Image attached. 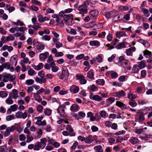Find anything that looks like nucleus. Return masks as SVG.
Wrapping results in <instances>:
<instances>
[{"label":"nucleus","instance_id":"1","mask_svg":"<svg viewBox=\"0 0 152 152\" xmlns=\"http://www.w3.org/2000/svg\"><path fill=\"white\" fill-rule=\"evenodd\" d=\"M40 142H37L35 143L34 146V151H39L40 149H43L46 146V142H47V139L45 138H42L40 140Z\"/></svg>","mask_w":152,"mask_h":152},{"label":"nucleus","instance_id":"2","mask_svg":"<svg viewBox=\"0 0 152 152\" xmlns=\"http://www.w3.org/2000/svg\"><path fill=\"white\" fill-rule=\"evenodd\" d=\"M86 3L87 2H86L85 1L83 4L79 5L78 7V10L79 11V13L80 14H82L83 16H84V14H86L88 12V6Z\"/></svg>","mask_w":152,"mask_h":152},{"label":"nucleus","instance_id":"3","mask_svg":"<svg viewBox=\"0 0 152 152\" xmlns=\"http://www.w3.org/2000/svg\"><path fill=\"white\" fill-rule=\"evenodd\" d=\"M62 68V73L59 77L61 79H63L65 78V79H67L69 75L68 69L65 66H63Z\"/></svg>","mask_w":152,"mask_h":152},{"label":"nucleus","instance_id":"4","mask_svg":"<svg viewBox=\"0 0 152 152\" xmlns=\"http://www.w3.org/2000/svg\"><path fill=\"white\" fill-rule=\"evenodd\" d=\"M15 115L16 118H18L25 119L27 116V113L26 110L23 113L21 111H18L15 113Z\"/></svg>","mask_w":152,"mask_h":152},{"label":"nucleus","instance_id":"5","mask_svg":"<svg viewBox=\"0 0 152 152\" xmlns=\"http://www.w3.org/2000/svg\"><path fill=\"white\" fill-rule=\"evenodd\" d=\"M15 77V75H12L10 74H7L4 76L3 80L4 82H7L9 80L12 81L14 80Z\"/></svg>","mask_w":152,"mask_h":152},{"label":"nucleus","instance_id":"6","mask_svg":"<svg viewBox=\"0 0 152 152\" xmlns=\"http://www.w3.org/2000/svg\"><path fill=\"white\" fill-rule=\"evenodd\" d=\"M98 14V11L96 10H91L89 13L90 18L94 20H95L97 18Z\"/></svg>","mask_w":152,"mask_h":152},{"label":"nucleus","instance_id":"7","mask_svg":"<svg viewBox=\"0 0 152 152\" xmlns=\"http://www.w3.org/2000/svg\"><path fill=\"white\" fill-rule=\"evenodd\" d=\"M76 77L77 79L79 80L80 83L81 84H85L86 83L87 80L85 79V77L83 75H77Z\"/></svg>","mask_w":152,"mask_h":152},{"label":"nucleus","instance_id":"8","mask_svg":"<svg viewBox=\"0 0 152 152\" xmlns=\"http://www.w3.org/2000/svg\"><path fill=\"white\" fill-rule=\"evenodd\" d=\"M11 148V147H7L5 145L1 146L0 147V152H10Z\"/></svg>","mask_w":152,"mask_h":152},{"label":"nucleus","instance_id":"9","mask_svg":"<svg viewBox=\"0 0 152 152\" xmlns=\"http://www.w3.org/2000/svg\"><path fill=\"white\" fill-rule=\"evenodd\" d=\"M129 63L128 61L126 60L120 64L121 66L127 70H130L131 67L129 66Z\"/></svg>","mask_w":152,"mask_h":152},{"label":"nucleus","instance_id":"10","mask_svg":"<svg viewBox=\"0 0 152 152\" xmlns=\"http://www.w3.org/2000/svg\"><path fill=\"white\" fill-rule=\"evenodd\" d=\"M136 49L134 47H132L127 49L126 51V55L128 56H132V52H134Z\"/></svg>","mask_w":152,"mask_h":152},{"label":"nucleus","instance_id":"11","mask_svg":"<svg viewBox=\"0 0 152 152\" xmlns=\"http://www.w3.org/2000/svg\"><path fill=\"white\" fill-rule=\"evenodd\" d=\"M94 139L91 135H89L87 137L85 138V142L86 143L91 144L94 141Z\"/></svg>","mask_w":152,"mask_h":152},{"label":"nucleus","instance_id":"12","mask_svg":"<svg viewBox=\"0 0 152 152\" xmlns=\"http://www.w3.org/2000/svg\"><path fill=\"white\" fill-rule=\"evenodd\" d=\"M49 56V53L48 52L42 53L39 55V59L42 61L44 60L47 58Z\"/></svg>","mask_w":152,"mask_h":152},{"label":"nucleus","instance_id":"13","mask_svg":"<svg viewBox=\"0 0 152 152\" xmlns=\"http://www.w3.org/2000/svg\"><path fill=\"white\" fill-rule=\"evenodd\" d=\"M90 98L93 100H95L97 101H100L102 100V98L98 95H94L93 94H91L89 96Z\"/></svg>","mask_w":152,"mask_h":152},{"label":"nucleus","instance_id":"14","mask_svg":"<svg viewBox=\"0 0 152 152\" xmlns=\"http://www.w3.org/2000/svg\"><path fill=\"white\" fill-rule=\"evenodd\" d=\"M58 113L60 114V115L62 117H64V115L65 113V110L63 108V107L61 106H60L57 109Z\"/></svg>","mask_w":152,"mask_h":152},{"label":"nucleus","instance_id":"15","mask_svg":"<svg viewBox=\"0 0 152 152\" xmlns=\"http://www.w3.org/2000/svg\"><path fill=\"white\" fill-rule=\"evenodd\" d=\"M80 109L78 105L76 104H73L70 107V110L72 112L78 111Z\"/></svg>","mask_w":152,"mask_h":152},{"label":"nucleus","instance_id":"16","mask_svg":"<svg viewBox=\"0 0 152 152\" xmlns=\"http://www.w3.org/2000/svg\"><path fill=\"white\" fill-rule=\"evenodd\" d=\"M85 1L86 2H87L86 3L88 4V6L90 5V7H94V5L97 4L98 3V1H92L91 0H86Z\"/></svg>","mask_w":152,"mask_h":152},{"label":"nucleus","instance_id":"17","mask_svg":"<svg viewBox=\"0 0 152 152\" xmlns=\"http://www.w3.org/2000/svg\"><path fill=\"white\" fill-rule=\"evenodd\" d=\"M140 137L142 140H146L149 138H152V135L144 134L140 136Z\"/></svg>","mask_w":152,"mask_h":152},{"label":"nucleus","instance_id":"18","mask_svg":"<svg viewBox=\"0 0 152 152\" xmlns=\"http://www.w3.org/2000/svg\"><path fill=\"white\" fill-rule=\"evenodd\" d=\"M116 105L118 106L119 107H120L122 109L124 110L126 109V106L123 103L117 101L116 102Z\"/></svg>","mask_w":152,"mask_h":152},{"label":"nucleus","instance_id":"19","mask_svg":"<svg viewBox=\"0 0 152 152\" xmlns=\"http://www.w3.org/2000/svg\"><path fill=\"white\" fill-rule=\"evenodd\" d=\"M140 8L143 12L145 16L146 17H148L149 16L150 14L148 10L144 7H140Z\"/></svg>","mask_w":152,"mask_h":152},{"label":"nucleus","instance_id":"20","mask_svg":"<svg viewBox=\"0 0 152 152\" xmlns=\"http://www.w3.org/2000/svg\"><path fill=\"white\" fill-rule=\"evenodd\" d=\"M129 142L132 144L134 145L137 143L139 140L137 137H132L129 140Z\"/></svg>","mask_w":152,"mask_h":152},{"label":"nucleus","instance_id":"21","mask_svg":"<svg viewBox=\"0 0 152 152\" xmlns=\"http://www.w3.org/2000/svg\"><path fill=\"white\" fill-rule=\"evenodd\" d=\"M116 37L119 38H120L121 37H122L127 36L126 34L124 31L117 32L116 33Z\"/></svg>","mask_w":152,"mask_h":152},{"label":"nucleus","instance_id":"22","mask_svg":"<svg viewBox=\"0 0 152 152\" xmlns=\"http://www.w3.org/2000/svg\"><path fill=\"white\" fill-rule=\"evenodd\" d=\"M114 13L115 12L113 11L108 12L106 13L105 16L107 18H110L115 15Z\"/></svg>","mask_w":152,"mask_h":152},{"label":"nucleus","instance_id":"23","mask_svg":"<svg viewBox=\"0 0 152 152\" xmlns=\"http://www.w3.org/2000/svg\"><path fill=\"white\" fill-rule=\"evenodd\" d=\"M89 44L92 46H99L100 45V42L97 40H93L90 42Z\"/></svg>","mask_w":152,"mask_h":152},{"label":"nucleus","instance_id":"24","mask_svg":"<svg viewBox=\"0 0 152 152\" xmlns=\"http://www.w3.org/2000/svg\"><path fill=\"white\" fill-rule=\"evenodd\" d=\"M43 65L42 63H39L37 65H33L32 67L35 69L39 70L43 68Z\"/></svg>","mask_w":152,"mask_h":152},{"label":"nucleus","instance_id":"25","mask_svg":"<svg viewBox=\"0 0 152 152\" xmlns=\"http://www.w3.org/2000/svg\"><path fill=\"white\" fill-rule=\"evenodd\" d=\"M45 48L44 46L41 44H39L36 48V50L38 52H41Z\"/></svg>","mask_w":152,"mask_h":152},{"label":"nucleus","instance_id":"26","mask_svg":"<svg viewBox=\"0 0 152 152\" xmlns=\"http://www.w3.org/2000/svg\"><path fill=\"white\" fill-rule=\"evenodd\" d=\"M108 73H109L111 75V77L113 78H117L118 76V73L116 72H114L113 71L108 72L106 74Z\"/></svg>","mask_w":152,"mask_h":152},{"label":"nucleus","instance_id":"27","mask_svg":"<svg viewBox=\"0 0 152 152\" xmlns=\"http://www.w3.org/2000/svg\"><path fill=\"white\" fill-rule=\"evenodd\" d=\"M70 91L73 94H76L79 91V88L76 86L75 87H71L70 89Z\"/></svg>","mask_w":152,"mask_h":152},{"label":"nucleus","instance_id":"28","mask_svg":"<svg viewBox=\"0 0 152 152\" xmlns=\"http://www.w3.org/2000/svg\"><path fill=\"white\" fill-rule=\"evenodd\" d=\"M94 149L95 150V152H104L102 146L100 145L94 146Z\"/></svg>","mask_w":152,"mask_h":152},{"label":"nucleus","instance_id":"29","mask_svg":"<svg viewBox=\"0 0 152 152\" xmlns=\"http://www.w3.org/2000/svg\"><path fill=\"white\" fill-rule=\"evenodd\" d=\"M5 9L8 10L9 12H11L13 11L15 9L14 7L11 6L10 5H6Z\"/></svg>","mask_w":152,"mask_h":152},{"label":"nucleus","instance_id":"30","mask_svg":"<svg viewBox=\"0 0 152 152\" xmlns=\"http://www.w3.org/2000/svg\"><path fill=\"white\" fill-rule=\"evenodd\" d=\"M34 97L36 101L39 102H41L42 100V98L38 94L34 93Z\"/></svg>","mask_w":152,"mask_h":152},{"label":"nucleus","instance_id":"31","mask_svg":"<svg viewBox=\"0 0 152 152\" xmlns=\"http://www.w3.org/2000/svg\"><path fill=\"white\" fill-rule=\"evenodd\" d=\"M138 41L139 42L141 43L146 47H148L150 45L149 42L147 41L141 39L138 40Z\"/></svg>","mask_w":152,"mask_h":152},{"label":"nucleus","instance_id":"32","mask_svg":"<svg viewBox=\"0 0 152 152\" xmlns=\"http://www.w3.org/2000/svg\"><path fill=\"white\" fill-rule=\"evenodd\" d=\"M115 100V98L114 97H111L106 100V102L107 103V106H109L110 104H112Z\"/></svg>","mask_w":152,"mask_h":152},{"label":"nucleus","instance_id":"33","mask_svg":"<svg viewBox=\"0 0 152 152\" xmlns=\"http://www.w3.org/2000/svg\"><path fill=\"white\" fill-rule=\"evenodd\" d=\"M139 67L137 64L134 65L132 67V71L133 73H137L139 71Z\"/></svg>","mask_w":152,"mask_h":152},{"label":"nucleus","instance_id":"34","mask_svg":"<svg viewBox=\"0 0 152 152\" xmlns=\"http://www.w3.org/2000/svg\"><path fill=\"white\" fill-rule=\"evenodd\" d=\"M125 45L126 44L124 42L120 43L116 46L115 47L118 49H120L122 48H125Z\"/></svg>","mask_w":152,"mask_h":152},{"label":"nucleus","instance_id":"35","mask_svg":"<svg viewBox=\"0 0 152 152\" xmlns=\"http://www.w3.org/2000/svg\"><path fill=\"white\" fill-rule=\"evenodd\" d=\"M144 56L147 58H150L151 57L152 54L151 52L147 50H145L143 53Z\"/></svg>","mask_w":152,"mask_h":152},{"label":"nucleus","instance_id":"36","mask_svg":"<svg viewBox=\"0 0 152 152\" xmlns=\"http://www.w3.org/2000/svg\"><path fill=\"white\" fill-rule=\"evenodd\" d=\"M62 134L64 136H67L69 135L70 136H75V133L73 132L72 134H69V132L66 131H64L62 132Z\"/></svg>","mask_w":152,"mask_h":152},{"label":"nucleus","instance_id":"37","mask_svg":"<svg viewBox=\"0 0 152 152\" xmlns=\"http://www.w3.org/2000/svg\"><path fill=\"white\" fill-rule=\"evenodd\" d=\"M146 63L144 61H142L140 62L138 66L140 69L143 68L145 66Z\"/></svg>","mask_w":152,"mask_h":152},{"label":"nucleus","instance_id":"38","mask_svg":"<svg viewBox=\"0 0 152 152\" xmlns=\"http://www.w3.org/2000/svg\"><path fill=\"white\" fill-rule=\"evenodd\" d=\"M18 90L14 89L12 91V93L13 94V98L15 99H17L18 97Z\"/></svg>","mask_w":152,"mask_h":152},{"label":"nucleus","instance_id":"39","mask_svg":"<svg viewBox=\"0 0 152 152\" xmlns=\"http://www.w3.org/2000/svg\"><path fill=\"white\" fill-rule=\"evenodd\" d=\"M6 42L9 41H13L15 39V37L12 34H10L9 36L6 37Z\"/></svg>","mask_w":152,"mask_h":152},{"label":"nucleus","instance_id":"40","mask_svg":"<svg viewBox=\"0 0 152 152\" xmlns=\"http://www.w3.org/2000/svg\"><path fill=\"white\" fill-rule=\"evenodd\" d=\"M94 73L90 71H88L87 73V77L90 79L94 78Z\"/></svg>","mask_w":152,"mask_h":152},{"label":"nucleus","instance_id":"41","mask_svg":"<svg viewBox=\"0 0 152 152\" xmlns=\"http://www.w3.org/2000/svg\"><path fill=\"white\" fill-rule=\"evenodd\" d=\"M96 83L97 84L100 86H103L104 84V81L103 79H99L96 80Z\"/></svg>","mask_w":152,"mask_h":152},{"label":"nucleus","instance_id":"42","mask_svg":"<svg viewBox=\"0 0 152 152\" xmlns=\"http://www.w3.org/2000/svg\"><path fill=\"white\" fill-rule=\"evenodd\" d=\"M129 104L132 107H136L137 105V103L133 99H132L129 102Z\"/></svg>","mask_w":152,"mask_h":152},{"label":"nucleus","instance_id":"43","mask_svg":"<svg viewBox=\"0 0 152 152\" xmlns=\"http://www.w3.org/2000/svg\"><path fill=\"white\" fill-rule=\"evenodd\" d=\"M5 102L7 104L9 105L12 104L13 103V101L11 97H8L5 100Z\"/></svg>","mask_w":152,"mask_h":152},{"label":"nucleus","instance_id":"44","mask_svg":"<svg viewBox=\"0 0 152 152\" xmlns=\"http://www.w3.org/2000/svg\"><path fill=\"white\" fill-rule=\"evenodd\" d=\"M34 83V80L31 79L27 80L26 81L25 83L28 85H30L33 84Z\"/></svg>","mask_w":152,"mask_h":152},{"label":"nucleus","instance_id":"45","mask_svg":"<svg viewBox=\"0 0 152 152\" xmlns=\"http://www.w3.org/2000/svg\"><path fill=\"white\" fill-rule=\"evenodd\" d=\"M41 39L42 40L48 41L50 39L51 37L50 36L45 35L42 37Z\"/></svg>","mask_w":152,"mask_h":152},{"label":"nucleus","instance_id":"46","mask_svg":"<svg viewBox=\"0 0 152 152\" xmlns=\"http://www.w3.org/2000/svg\"><path fill=\"white\" fill-rule=\"evenodd\" d=\"M74 19L73 18H72L69 20H68L66 23L69 26H72L74 22L73 21Z\"/></svg>","mask_w":152,"mask_h":152},{"label":"nucleus","instance_id":"47","mask_svg":"<svg viewBox=\"0 0 152 152\" xmlns=\"http://www.w3.org/2000/svg\"><path fill=\"white\" fill-rule=\"evenodd\" d=\"M28 74L30 76H32L36 74L35 71L31 68H30L28 70Z\"/></svg>","mask_w":152,"mask_h":152},{"label":"nucleus","instance_id":"48","mask_svg":"<svg viewBox=\"0 0 152 152\" xmlns=\"http://www.w3.org/2000/svg\"><path fill=\"white\" fill-rule=\"evenodd\" d=\"M121 20V19L120 18V15L119 14H118L114 16L113 19V21L116 22L118 21H120Z\"/></svg>","mask_w":152,"mask_h":152},{"label":"nucleus","instance_id":"49","mask_svg":"<svg viewBox=\"0 0 152 152\" xmlns=\"http://www.w3.org/2000/svg\"><path fill=\"white\" fill-rule=\"evenodd\" d=\"M118 95L119 98L121 97H124L126 95V93L124 92V91L123 90H121L119 91L118 92Z\"/></svg>","mask_w":152,"mask_h":152},{"label":"nucleus","instance_id":"50","mask_svg":"<svg viewBox=\"0 0 152 152\" xmlns=\"http://www.w3.org/2000/svg\"><path fill=\"white\" fill-rule=\"evenodd\" d=\"M47 138L48 139L47 140V141L48 142V145H53L54 142L55 140L52 138H50L49 137H48Z\"/></svg>","mask_w":152,"mask_h":152},{"label":"nucleus","instance_id":"51","mask_svg":"<svg viewBox=\"0 0 152 152\" xmlns=\"http://www.w3.org/2000/svg\"><path fill=\"white\" fill-rule=\"evenodd\" d=\"M37 138L35 137L36 139V138H39L41 136L42 134V130L41 129H39L38 130V131L37 132Z\"/></svg>","mask_w":152,"mask_h":152},{"label":"nucleus","instance_id":"52","mask_svg":"<svg viewBox=\"0 0 152 152\" xmlns=\"http://www.w3.org/2000/svg\"><path fill=\"white\" fill-rule=\"evenodd\" d=\"M15 119V117L13 115H10L7 116L6 117V119L7 121H10Z\"/></svg>","mask_w":152,"mask_h":152},{"label":"nucleus","instance_id":"53","mask_svg":"<svg viewBox=\"0 0 152 152\" xmlns=\"http://www.w3.org/2000/svg\"><path fill=\"white\" fill-rule=\"evenodd\" d=\"M33 139L34 137L32 136H30L29 135H27L26 142H27L29 143L33 140Z\"/></svg>","mask_w":152,"mask_h":152},{"label":"nucleus","instance_id":"54","mask_svg":"<svg viewBox=\"0 0 152 152\" xmlns=\"http://www.w3.org/2000/svg\"><path fill=\"white\" fill-rule=\"evenodd\" d=\"M66 129L69 131V132H73L74 131L73 129L72 128L71 126L67 125L66 126Z\"/></svg>","mask_w":152,"mask_h":152},{"label":"nucleus","instance_id":"55","mask_svg":"<svg viewBox=\"0 0 152 152\" xmlns=\"http://www.w3.org/2000/svg\"><path fill=\"white\" fill-rule=\"evenodd\" d=\"M38 20L39 22L40 23H43L44 22V17L42 15H39L38 16Z\"/></svg>","mask_w":152,"mask_h":152},{"label":"nucleus","instance_id":"56","mask_svg":"<svg viewBox=\"0 0 152 152\" xmlns=\"http://www.w3.org/2000/svg\"><path fill=\"white\" fill-rule=\"evenodd\" d=\"M12 111L14 112L16 110L18 109V106L16 104H14L10 107Z\"/></svg>","mask_w":152,"mask_h":152},{"label":"nucleus","instance_id":"57","mask_svg":"<svg viewBox=\"0 0 152 152\" xmlns=\"http://www.w3.org/2000/svg\"><path fill=\"white\" fill-rule=\"evenodd\" d=\"M52 110L50 109H46L44 111L45 114L47 116L50 115L51 113Z\"/></svg>","mask_w":152,"mask_h":152},{"label":"nucleus","instance_id":"58","mask_svg":"<svg viewBox=\"0 0 152 152\" xmlns=\"http://www.w3.org/2000/svg\"><path fill=\"white\" fill-rule=\"evenodd\" d=\"M129 9V8L127 6H121L119 7V10L120 11H126L128 10Z\"/></svg>","mask_w":152,"mask_h":152},{"label":"nucleus","instance_id":"59","mask_svg":"<svg viewBox=\"0 0 152 152\" xmlns=\"http://www.w3.org/2000/svg\"><path fill=\"white\" fill-rule=\"evenodd\" d=\"M71 18H70L69 15H64V19L66 23Z\"/></svg>","mask_w":152,"mask_h":152},{"label":"nucleus","instance_id":"60","mask_svg":"<svg viewBox=\"0 0 152 152\" xmlns=\"http://www.w3.org/2000/svg\"><path fill=\"white\" fill-rule=\"evenodd\" d=\"M136 96L135 95L132 94H128L127 97L130 99H135L136 98Z\"/></svg>","mask_w":152,"mask_h":152},{"label":"nucleus","instance_id":"61","mask_svg":"<svg viewBox=\"0 0 152 152\" xmlns=\"http://www.w3.org/2000/svg\"><path fill=\"white\" fill-rule=\"evenodd\" d=\"M107 113L104 110H102L100 112V116L103 118H105L106 115Z\"/></svg>","mask_w":152,"mask_h":152},{"label":"nucleus","instance_id":"62","mask_svg":"<svg viewBox=\"0 0 152 152\" xmlns=\"http://www.w3.org/2000/svg\"><path fill=\"white\" fill-rule=\"evenodd\" d=\"M10 131L9 128H7L6 129V131L4 134V136L5 137L8 136L10 135Z\"/></svg>","mask_w":152,"mask_h":152},{"label":"nucleus","instance_id":"63","mask_svg":"<svg viewBox=\"0 0 152 152\" xmlns=\"http://www.w3.org/2000/svg\"><path fill=\"white\" fill-rule=\"evenodd\" d=\"M7 94L4 91H1L0 92V96L2 98H5L7 96Z\"/></svg>","mask_w":152,"mask_h":152},{"label":"nucleus","instance_id":"64","mask_svg":"<svg viewBox=\"0 0 152 152\" xmlns=\"http://www.w3.org/2000/svg\"><path fill=\"white\" fill-rule=\"evenodd\" d=\"M26 139V137L23 134H20L19 136V140L20 141H24Z\"/></svg>","mask_w":152,"mask_h":152}]
</instances>
